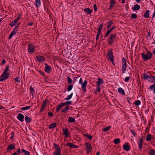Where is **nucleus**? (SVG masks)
I'll list each match as a JSON object with an SVG mask.
<instances>
[{"label": "nucleus", "mask_w": 155, "mask_h": 155, "mask_svg": "<svg viewBox=\"0 0 155 155\" xmlns=\"http://www.w3.org/2000/svg\"><path fill=\"white\" fill-rule=\"evenodd\" d=\"M9 70V65H7L3 73L0 77V78H2L0 79V82L3 81L8 78L10 75V73H8L7 72Z\"/></svg>", "instance_id": "nucleus-1"}, {"label": "nucleus", "mask_w": 155, "mask_h": 155, "mask_svg": "<svg viewBox=\"0 0 155 155\" xmlns=\"http://www.w3.org/2000/svg\"><path fill=\"white\" fill-rule=\"evenodd\" d=\"M116 37V34H112L110 35L107 41L108 44L109 45H112L114 43V40Z\"/></svg>", "instance_id": "nucleus-2"}, {"label": "nucleus", "mask_w": 155, "mask_h": 155, "mask_svg": "<svg viewBox=\"0 0 155 155\" xmlns=\"http://www.w3.org/2000/svg\"><path fill=\"white\" fill-rule=\"evenodd\" d=\"M113 54V52L112 49H110V50H108V51L107 56L108 57V59L110 60L112 62L113 64H114V60L113 59L114 56Z\"/></svg>", "instance_id": "nucleus-3"}, {"label": "nucleus", "mask_w": 155, "mask_h": 155, "mask_svg": "<svg viewBox=\"0 0 155 155\" xmlns=\"http://www.w3.org/2000/svg\"><path fill=\"white\" fill-rule=\"evenodd\" d=\"M35 49L34 45L31 44H29L28 45V51L31 54L33 53L35 51Z\"/></svg>", "instance_id": "nucleus-4"}, {"label": "nucleus", "mask_w": 155, "mask_h": 155, "mask_svg": "<svg viewBox=\"0 0 155 155\" xmlns=\"http://www.w3.org/2000/svg\"><path fill=\"white\" fill-rule=\"evenodd\" d=\"M15 145L14 143H11L8 145L6 150V152L8 153L12 151L13 150H15Z\"/></svg>", "instance_id": "nucleus-5"}, {"label": "nucleus", "mask_w": 155, "mask_h": 155, "mask_svg": "<svg viewBox=\"0 0 155 155\" xmlns=\"http://www.w3.org/2000/svg\"><path fill=\"white\" fill-rule=\"evenodd\" d=\"M85 145L86 146V152L87 153H89L92 150L91 146L90 144L87 142L85 143Z\"/></svg>", "instance_id": "nucleus-6"}, {"label": "nucleus", "mask_w": 155, "mask_h": 155, "mask_svg": "<svg viewBox=\"0 0 155 155\" xmlns=\"http://www.w3.org/2000/svg\"><path fill=\"white\" fill-rule=\"evenodd\" d=\"M123 149L126 151H128L130 150V147L128 143L126 142L124 143L123 145Z\"/></svg>", "instance_id": "nucleus-7"}, {"label": "nucleus", "mask_w": 155, "mask_h": 155, "mask_svg": "<svg viewBox=\"0 0 155 155\" xmlns=\"http://www.w3.org/2000/svg\"><path fill=\"white\" fill-rule=\"evenodd\" d=\"M87 83V81L85 80L83 83L81 84L82 90L84 93L86 91V86Z\"/></svg>", "instance_id": "nucleus-8"}, {"label": "nucleus", "mask_w": 155, "mask_h": 155, "mask_svg": "<svg viewBox=\"0 0 155 155\" xmlns=\"http://www.w3.org/2000/svg\"><path fill=\"white\" fill-rule=\"evenodd\" d=\"M36 59L39 62H43L45 60V57L41 56H36Z\"/></svg>", "instance_id": "nucleus-9"}, {"label": "nucleus", "mask_w": 155, "mask_h": 155, "mask_svg": "<svg viewBox=\"0 0 155 155\" xmlns=\"http://www.w3.org/2000/svg\"><path fill=\"white\" fill-rule=\"evenodd\" d=\"M141 56L143 60L144 61H146L149 59L151 58L150 57H149L148 55L145 54L143 53H141Z\"/></svg>", "instance_id": "nucleus-10"}, {"label": "nucleus", "mask_w": 155, "mask_h": 155, "mask_svg": "<svg viewBox=\"0 0 155 155\" xmlns=\"http://www.w3.org/2000/svg\"><path fill=\"white\" fill-rule=\"evenodd\" d=\"M24 118V116L21 114L19 113L17 116V118L21 122H23Z\"/></svg>", "instance_id": "nucleus-11"}, {"label": "nucleus", "mask_w": 155, "mask_h": 155, "mask_svg": "<svg viewBox=\"0 0 155 155\" xmlns=\"http://www.w3.org/2000/svg\"><path fill=\"white\" fill-rule=\"evenodd\" d=\"M139 144L138 148L140 150H141L143 147V138H139Z\"/></svg>", "instance_id": "nucleus-12"}, {"label": "nucleus", "mask_w": 155, "mask_h": 155, "mask_svg": "<svg viewBox=\"0 0 155 155\" xmlns=\"http://www.w3.org/2000/svg\"><path fill=\"white\" fill-rule=\"evenodd\" d=\"M66 146H69L70 148H78V146L74 144L73 143H68L66 144Z\"/></svg>", "instance_id": "nucleus-13"}, {"label": "nucleus", "mask_w": 155, "mask_h": 155, "mask_svg": "<svg viewBox=\"0 0 155 155\" xmlns=\"http://www.w3.org/2000/svg\"><path fill=\"white\" fill-rule=\"evenodd\" d=\"M51 68L49 65L46 66L44 69V70L45 72L48 73H49L51 71Z\"/></svg>", "instance_id": "nucleus-14"}, {"label": "nucleus", "mask_w": 155, "mask_h": 155, "mask_svg": "<svg viewBox=\"0 0 155 155\" xmlns=\"http://www.w3.org/2000/svg\"><path fill=\"white\" fill-rule=\"evenodd\" d=\"M110 3V5L109 6V10L114 6V5L116 4V2L115 0H111Z\"/></svg>", "instance_id": "nucleus-15"}, {"label": "nucleus", "mask_w": 155, "mask_h": 155, "mask_svg": "<svg viewBox=\"0 0 155 155\" xmlns=\"http://www.w3.org/2000/svg\"><path fill=\"white\" fill-rule=\"evenodd\" d=\"M64 105L63 103H61L57 107L56 111L57 112H58L59 110L61 109V108L64 106Z\"/></svg>", "instance_id": "nucleus-16"}, {"label": "nucleus", "mask_w": 155, "mask_h": 155, "mask_svg": "<svg viewBox=\"0 0 155 155\" xmlns=\"http://www.w3.org/2000/svg\"><path fill=\"white\" fill-rule=\"evenodd\" d=\"M63 134L66 137L68 136L69 131L68 129L67 128H65V129H63Z\"/></svg>", "instance_id": "nucleus-17"}, {"label": "nucleus", "mask_w": 155, "mask_h": 155, "mask_svg": "<svg viewBox=\"0 0 155 155\" xmlns=\"http://www.w3.org/2000/svg\"><path fill=\"white\" fill-rule=\"evenodd\" d=\"M83 10L88 14H90L92 12V10L90 9L89 8H85L83 9Z\"/></svg>", "instance_id": "nucleus-18"}, {"label": "nucleus", "mask_w": 155, "mask_h": 155, "mask_svg": "<svg viewBox=\"0 0 155 155\" xmlns=\"http://www.w3.org/2000/svg\"><path fill=\"white\" fill-rule=\"evenodd\" d=\"M153 138V137L151 134H148L146 137V140L147 141H149L151 140Z\"/></svg>", "instance_id": "nucleus-19"}, {"label": "nucleus", "mask_w": 155, "mask_h": 155, "mask_svg": "<svg viewBox=\"0 0 155 155\" xmlns=\"http://www.w3.org/2000/svg\"><path fill=\"white\" fill-rule=\"evenodd\" d=\"M54 147L55 148V151H60V149L59 146L56 143H54Z\"/></svg>", "instance_id": "nucleus-20"}, {"label": "nucleus", "mask_w": 155, "mask_h": 155, "mask_svg": "<svg viewBox=\"0 0 155 155\" xmlns=\"http://www.w3.org/2000/svg\"><path fill=\"white\" fill-rule=\"evenodd\" d=\"M97 80L98 81L97 82V85L98 86H100V84H102L104 82L103 80L100 78H98Z\"/></svg>", "instance_id": "nucleus-21"}, {"label": "nucleus", "mask_w": 155, "mask_h": 155, "mask_svg": "<svg viewBox=\"0 0 155 155\" xmlns=\"http://www.w3.org/2000/svg\"><path fill=\"white\" fill-rule=\"evenodd\" d=\"M149 12L150 11L149 10H147L144 13V16L147 18H148L149 17Z\"/></svg>", "instance_id": "nucleus-22"}, {"label": "nucleus", "mask_w": 155, "mask_h": 155, "mask_svg": "<svg viewBox=\"0 0 155 155\" xmlns=\"http://www.w3.org/2000/svg\"><path fill=\"white\" fill-rule=\"evenodd\" d=\"M118 91L121 94H122L124 95L125 92L124 90L121 87H119L118 89Z\"/></svg>", "instance_id": "nucleus-23"}, {"label": "nucleus", "mask_w": 155, "mask_h": 155, "mask_svg": "<svg viewBox=\"0 0 155 155\" xmlns=\"http://www.w3.org/2000/svg\"><path fill=\"white\" fill-rule=\"evenodd\" d=\"M56 127V123H54L51 124L49 126V128L50 129H52L55 128Z\"/></svg>", "instance_id": "nucleus-24"}, {"label": "nucleus", "mask_w": 155, "mask_h": 155, "mask_svg": "<svg viewBox=\"0 0 155 155\" xmlns=\"http://www.w3.org/2000/svg\"><path fill=\"white\" fill-rule=\"evenodd\" d=\"M35 6L37 8L38 7L41 5L40 0H35Z\"/></svg>", "instance_id": "nucleus-25"}, {"label": "nucleus", "mask_w": 155, "mask_h": 155, "mask_svg": "<svg viewBox=\"0 0 155 155\" xmlns=\"http://www.w3.org/2000/svg\"><path fill=\"white\" fill-rule=\"evenodd\" d=\"M69 105H67L65 107L64 109H63L62 110L61 112L63 113H65L67 111L69 110Z\"/></svg>", "instance_id": "nucleus-26"}, {"label": "nucleus", "mask_w": 155, "mask_h": 155, "mask_svg": "<svg viewBox=\"0 0 155 155\" xmlns=\"http://www.w3.org/2000/svg\"><path fill=\"white\" fill-rule=\"evenodd\" d=\"M120 140L119 138H116L115 139L114 141V143L116 144H117L120 142Z\"/></svg>", "instance_id": "nucleus-27"}, {"label": "nucleus", "mask_w": 155, "mask_h": 155, "mask_svg": "<svg viewBox=\"0 0 155 155\" xmlns=\"http://www.w3.org/2000/svg\"><path fill=\"white\" fill-rule=\"evenodd\" d=\"M21 150L24 153L25 155H30V153L28 151L23 149H22Z\"/></svg>", "instance_id": "nucleus-28"}, {"label": "nucleus", "mask_w": 155, "mask_h": 155, "mask_svg": "<svg viewBox=\"0 0 155 155\" xmlns=\"http://www.w3.org/2000/svg\"><path fill=\"white\" fill-rule=\"evenodd\" d=\"M140 7L139 5H136L134 6V10H138L139 9Z\"/></svg>", "instance_id": "nucleus-29"}, {"label": "nucleus", "mask_w": 155, "mask_h": 155, "mask_svg": "<svg viewBox=\"0 0 155 155\" xmlns=\"http://www.w3.org/2000/svg\"><path fill=\"white\" fill-rule=\"evenodd\" d=\"M75 121V119L74 118L70 117L68 120V122L70 123H73Z\"/></svg>", "instance_id": "nucleus-30"}, {"label": "nucleus", "mask_w": 155, "mask_h": 155, "mask_svg": "<svg viewBox=\"0 0 155 155\" xmlns=\"http://www.w3.org/2000/svg\"><path fill=\"white\" fill-rule=\"evenodd\" d=\"M73 87V85L72 84H70L69 85L67 88V90L68 91H71Z\"/></svg>", "instance_id": "nucleus-31"}, {"label": "nucleus", "mask_w": 155, "mask_h": 155, "mask_svg": "<svg viewBox=\"0 0 155 155\" xmlns=\"http://www.w3.org/2000/svg\"><path fill=\"white\" fill-rule=\"evenodd\" d=\"M149 155H155V150L151 149L149 153Z\"/></svg>", "instance_id": "nucleus-32"}, {"label": "nucleus", "mask_w": 155, "mask_h": 155, "mask_svg": "<svg viewBox=\"0 0 155 155\" xmlns=\"http://www.w3.org/2000/svg\"><path fill=\"white\" fill-rule=\"evenodd\" d=\"M73 95V94L71 93L69 95H68L67 97L65 99V100H68L70 99Z\"/></svg>", "instance_id": "nucleus-33"}, {"label": "nucleus", "mask_w": 155, "mask_h": 155, "mask_svg": "<svg viewBox=\"0 0 155 155\" xmlns=\"http://www.w3.org/2000/svg\"><path fill=\"white\" fill-rule=\"evenodd\" d=\"M31 107V106H27L21 108V110H25L29 109Z\"/></svg>", "instance_id": "nucleus-34"}, {"label": "nucleus", "mask_w": 155, "mask_h": 155, "mask_svg": "<svg viewBox=\"0 0 155 155\" xmlns=\"http://www.w3.org/2000/svg\"><path fill=\"white\" fill-rule=\"evenodd\" d=\"M111 127L110 126L107 127L103 129V131L105 132L107 131L110 129Z\"/></svg>", "instance_id": "nucleus-35"}, {"label": "nucleus", "mask_w": 155, "mask_h": 155, "mask_svg": "<svg viewBox=\"0 0 155 155\" xmlns=\"http://www.w3.org/2000/svg\"><path fill=\"white\" fill-rule=\"evenodd\" d=\"M141 104V102L140 100H137L136 101H135L134 104L137 106L140 105Z\"/></svg>", "instance_id": "nucleus-36"}, {"label": "nucleus", "mask_w": 155, "mask_h": 155, "mask_svg": "<svg viewBox=\"0 0 155 155\" xmlns=\"http://www.w3.org/2000/svg\"><path fill=\"white\" fill-rule=\"evenodd\" d=\"M47 100H45V101H44L43 104L41 106V107H42L43 108H45V107L46 104H47Z\"/></svg>", "instance_id": "nucleus-37"}, {"label": "nucleus", "mask_w": 155, "mask_h": 155, "mask_svg": "<svg viewBox=\"0 0 155 155\" xmlns=\"http://www.w3.org/2000/svg\"><path fill=\"white\" fill-rule=\"evenodd\" d=\"M68 83L69 84H71L72 83V80L71 79V78L68 77L67 78Z\"/></svg>", "instance_id": "nucleus-38"}, {"label": "nucleus", "mask_w": 155, "mask_h": 155, "mask_svg": "<svg viewBox=\"0 0 155 155\" xmlns=\"http://www.w3.org/2000/svg\"><path fill=\"white\" fill-rule=\"evenodd\" d=\"M107 23L108 24V25H107V28L108 29L112 26V24H113V23L112 21H110L108 22Z\"/></svg>", "instance_id": "nucleus-39"}, {"label": "nucleus", "mask_w": 155, "mask_h": 155, "mask_svg": "<svg viewBox=\"0 0 155 155\" xmlns=\"http://www.w3.org/2000/svg\"><path fill=\"white\" fill-rule=\"evenodd\" d=\"M25 120L27 122H29L31 120V118L28 117L27 116L25 117Z\"/></svg>", "instance_id": "nucleus-40"}, {"label": "nucleus", "mask_w": 155, "mask_h": 155, "mask_svg": "<svg viewBox=\"0 0 155 155\" xmlns=\"http://www.w3.org/2000/svg\"><path fill=\"white\" fill-rule=\"evenodd\" d=\"M131 18L133 19H136L137 18V15L135 13L132 14L131 16Z\"/></svg>", "instance_id": "nucleus-41"}, {"label": "nucleus", "mask_w": 155, "mask_h": 155, "mask_svg": "<svg viewBox=\"0 0 155 155\" xmlns=\"http://www.w3.org/2000/svg\"><path fill=\"white\" fill-rule=\"evenodd\" d=\"M84 137L86 136L88 138V139L90 140H91L92 138V137L91 135H89L86 134H84Z\"/></svg>", "instance_id": "nucleus-42"}, {"label": "nucleus", "mask_w": 155, "mask_h": 155, "mask_svg": "<svg viewBox=\"0 0 155 155\" xmlns=\"http://www.w3.org/2000/svg\"><path fill=\"white\" fill-rule=\"evenodd\" d=\"M72 101H66V102H65V103H63L64 105H66L67 104H70V105H71V104H72Z\"/></svg>", "instance_id": "nucleus-43"}, {"label": "nucleus", "mask_w": 155, "mask_h": 155, "mask_svg": "<svg viewBox=\"0 0 155 155\" xmlns=\"http://www.w3.org/2000/svg\"><path fill=\"white\" fill-rule=\"evenodd\" d=\"M18 29L17 27H15L14 28L13 30L12 31V32H13L15 34H16V33L17 31H18Z\"/></svg>", "instance_id": "nucleus-44"}, {"label": "nucleus", "mask_w": 155, "mask_h": 155, "mask_svg": "<svg viewBox=\"0 0 155 155\" xmlns=\"http://www.w3.org/2000/svg\"><path fill=\"white\" fill-rule=\"evenodd\" d=\"M150 77L148 76L147 75L144 73L143 74V78L144 79H147L148 78H150Z\"/></svg>", "instance_id": "nucleus-45"}, {"label": "nucleus", "mask_w": 155, "mask_h": 155, "mask_svg": "<svg viewBox=\"0 0 155 155\" xmlns=\"http://www.w3.org/2000/svg\"><path fill=\"white\" fill-rule=\"evenodd\" d=\"M11 134V136L10 137V139L11 140L13 139V137L14 136V134H15L14 132V131L12 132Z\"/></svg>", "instance_id": "nucleus-46"}, {"label": "nucleus", "mask_w": 155, "mask_h": 155, "mask_svg": "<svg viewBox=\"0 0 155 155\" xmlns=\"http://www.w3.org/2000/svg\"><path fill=\"white\" fill-rule=\"evenodd\" d=\"M20 78L19 77H17L15 79V81L19 83L20 82Z\"/></svg>", "instance_id": "nucleus-47"}, {"label": "nucleus", "mask_w": 155, "mask_h": 155, "mask_svg": "<svg viewBox=\"0 0 155 155\" xmlns=\"http://www.w3.org/2000/svg\"><path fill=\"white\" fill-rule=\"evenodd\" d=\"M15 34L13 32H12L10 34V35L9 37H8V39H11L12 37L14 36V35Z\"/></svg>", "instance_id": "nucleus-48"}, {"label": "nucleus", "mask_w": 155, "mask_h": 155, "mask_svg": "<svg viewBox=\"0 0 155 155\" xmlns=\"http://www.w3.org/2000/svg\"><path fill=\"white\" fill-rule=\"evenodd\" d=\"M127 67L122 66V72L124 73L125 71L126 70Z\"/></svg>", "instance_id": "nucleus-49"}, {"label": "nucleus", "mask_w": 155, "mask_h": 155, "mask_svg": "<svg viewBox=\"0 0 155 155\" xmlns=\"http://www.w3.org/2000/svg\"><path fill=\"white\" fill-rule=\"evenodd\" d=\"M103 23L101 24L98 27V30H101L102 29V27H103Z\"/></svg>", "instance_id": "nucleus-50"}, {"label": "nucleus", "mask_w": 155, "mask_h": 155, "mask_svg": "<svg viewBox=\"0 0 155 155\" xmlns=\"http://www.w3.org/2000/svg\"><path fill=\"white\" fill-rule=\"evenodd\" d=\"M54 155H61V151H55Z\"/></svg>", "instance_id": "nucleus-51"}, {"label": "nucleus", "mask_w": 155, "mask_h": 155, "mask_svg": "<svg viewBox=\"0 0 155 155\" xmlns=\"http://www.w3.org/2000/svg\"><path fill=\"white\" fill-rule=\"evenodd\" d=\"M100 86H98L97 85V91L98 92V93L100 92L101 91V89L99 87Z\"/></svg>", "instance_id": "nucleus-52"}, {"label": "nucleus", "mask_w": 155, "mask_h": 155, "mask_svg": "<svg viewBox=\"0 0 155 155\" xmlns=\"http://www.w3.org/2000/svg\"><path fill=\"white\" fill-rule=\"evenodd\" d=\"M147 53H148V55L149 57H150L151 58L152 56V53H151L150 51H147Z\"/></svg>", "instance_id": "nucleus-53"}, {"label": "nucleus", "mask_w": 155, "mask_h": 155, "mask_svg": "<svg viewBox=\"0 0 155 155\" xmlns=\"http://www.w3.org/2000/svg\"><path fill=\"white\" fill-rule=\"evenodd\" d=\"M93 7L94 8V11L95 12L97 11V7L96 4H94V5H93Z\"/></svg>", "instance_id": "nucleus-54"}, {"label": "nucleus", "mask_w": 155, "mask_h": 155, "mask_svg": "<svg viewBox=\"0 0 155 155\" xmlns=\"http://www.w3.org/2000/svg\"><path fill=\"white\" fill-rule=\"evenodd\" d=\"M16 24L15 22H14L13 21H12L10 24V25L11 26H15Z\"/></svg>", "instance_id": "nucleus-55"}, {"label": "nucleus", "mask_w": 155, "mask_h": 155, "mask_svg": "<svg viewBox=\"0 0 155 155\" xmlns=\"http://www.w3.org/2000/svg\"><path fill=\"white\" fill-rule=\"evenodd\" d=\"M40 74L43 76H45V73L43 72H42L41 71H38Z\"/></svg>", "instance_id": "nucleus-56"}, {"label": "nucleus", "mask_w": 155, "mask_h": 155, "mask_svg": "<svg viewBox=\"0 0 155 155\" xmlns=\"http://www.w3.org/2000/svg\"><path fill=\"white\" fill-rule=\"evenodd\" d=\"M130 130L131 133L134 136H135L136 134V133L134 132V131L132 130V129H130Z\"/></svg>", "instance_id": "nucleus-57"}, {"label": "nucleus", "mask_w": 155, "mask_h": 155, "mask_svg": "<svg viewBox=\"0 0 155 155\" xmlns=\"http://www.w3.org/2000/svg\"><path fill=\"white\" fill-rule=\"evenodd\" d=\"M130 79V78L128 77H126L124 79V81L126 82H128Z\"/></svg>", "instance_id": "nucleus-58"}, {"label": "nucleus", "mask_w": 155, "mask_h": 155, "mask_svg": "<svg viewBox=\"0 0 155 155\" xmlns=\"http://www.w3.org/2000/svg\"><path fill=\"white\" fill-rule=\"evenodd\" d=\"M48 115L50 117H53V114L52 112H49L48 113Z\"/></svg>", "instance_id": "nucleus-59"}, {"label": "nucleus", "mask_w": 155, "mask_h": 155, "mask_svg": "<svg viewBox=\"0 0 155 155\" xmlns=\"http://www.w3.org/2000/svg\"><path fill=\"white\" fill-rule=\"evenodd\" d=\"M16 152L18 153H17L18 155H20L21 154V151L20 148H19L18 149H17Z\"/></svg>", "instance_id": "nucleus-60"}, {"label": "nucleus", "mask_w": 155, "mask_h": 155, "mask_svg": "<svg viewBox=\"0 0 155 155\" xmlns=\"http://www.w3.org/2000/svg\"><path fill=\"white\" fill-rule=\"evenodd\" d=\"M127 101L129 102V104H131V99L130 97H127Z\"/></svg>", "instance_id": "nucleus-61"}, {"label": "nucleus", "mask_w": 155, "mask_h": 155, "mask_svg": "<svg viewBox=\"0 0 155 155\" xmlns=\"http://www.w3.org/2000/svg\"><path fill=\"white\" fill-rule=\"evenodd\" d=\"M122 63H126V59L125 58H122Z\"/></svg>", "instance_id": "nucleus-62"}, {"label": "nucleus", "mask_w": 155, "mask_h": 155, "mask_svg": "<svg viewBox=\"0 0 155 155\" xmlns=\"http://www.w3.org/2000/svg\"><path fill=\"white\" fill-rule=\"evenodd\" d=\"M110 33L108 31V30L106 32V35H105V38L106 37H107L108 36V35Z\"/></svg>", "instance_id": "nucleus-63"}, {"label": "nucleus", "mask_w": 155, "mask_h": 155, "mask_svg": "<svg viewBox=\"0 0 155 155\" xmlns=\"http://www.w3.org/2000/svg\"><path fill=\"white\" fill-rule=\"evenodd\" d=\"M6 63V61L5 59H3L2 60V64H4Z\"/></svg>", "instance_id": "nucleus-64"}]
</instances>
